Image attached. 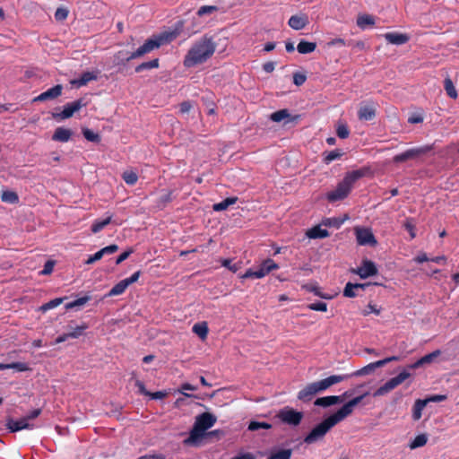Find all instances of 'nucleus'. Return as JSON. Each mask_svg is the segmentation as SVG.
<instances>
[{"instance_id": "obj_1", "label": "nucleus", "mask_w": 459, "mask_h": 459, "mask_svg": "<svg viewBox=\"0 0 459 459\" xmlns=\"http://www.w3.org/2000/svg\"><path fill=\"white\" fill-rule=\"evenodd\" d=\"M216 417L210 412H204L198 415L195 418L188 437L184 440V445L198 446L204 438L219 435L221 433L220 430L206 432L207 429L216 423Z\"/></svg>"}, {"instance_id": "obj_2", "label": "nucleus", "mask_w": 459, "mask_h": 459, "mask_svg": "<svg viewBox=\"0 0 459 459\" xmlns=\"http://www.w3.org/2000/svg\"><path fill=\"white\" fill-rule=\"evenodd\" d=\"M216 44L212 37L204 36L187 51L183 64L186 67H193L206 62L214 54Z\"/></svg>"}, {"instance_id": "obj_3", "label": "nucleus", "mask_w": 459, "mask_h": 459, "mask_svg": "<svg viewBox=\"0 0 459 459\" xmlns=\"http://www.w3.org/2000/svg\"><path fill=\"white\" fill-rule=\"evenodd\" d=\"M364 176V169H357L346 173L336 187L326 194L327 201L329 203H335L345 199L350 195L355 182Z\"/></svg>"}, {"instance_id": "obj_4", "label": "nucleus", "mask_w": 459, "mask_h": 459, "mask_svg": "<svg viewBox=\"0 0 459 459\" xmlns=\"http://www.w3.org/2000/svg\"><path fill=\"white\" fill-rule=\"evenodd\" d=\"M423 366L424 364L421 361V358L416 360L414 363L408 365L406 368L401 371L396 377L390 378L383 385L378 387L374 392L373 396H383L390 393L411 376L408 369H416Z\"/></svg>"}, {"instance_id": "obj_5", "label": "nucleus", "mask_w": 459, "mask_h": 459, "mask_svg": "<svg viewBox=\"0 0 459 459\" xmlns=\"http://www.w3.org/2000/svg\"><path fill=\"white\" fill-rule=\"evenodd\" d=\"M339 422H341V420L334 413H333L316 427H314L311 431L305 437L304 442L307 445H311L323 440L327 432Z\"/></svg>"}, {"instance_id": "obj_6", "label": "nucleus", "mask_w": 459, "mask_h": 459, "mask_svg": "<svg viewBox=\"0 0 459 459\" xmlns=\"http://www.w3.org/2000/svg\"><path fill=\"white\" fill-rule=\"evenodd\" d=\"M169 33H161L159 35H153L152 38L148 39L141 47H139L135 51L132 52L126 58V61H130L134 58H138L140 56H144L152 52V50L159 48L161 45L168 42L169 40Z\"/></svg>"}, {"instance_id": "obj_7", "label": "nucleus", "mask_w": 459, "mask_h": 459, "mask_svg": "<svg viewBox=\"0 0 459 459\" xmlns=\"http://www.w3.org/2000/svg\"><path fill=\"white\" fill-rule=\"evenodd\" d=\"M276 268H278V265L274 263L273 260L266 259L257 268L248 269L242 277L261 279Z\"/></svg>"}, {"instance_id": "obj_8", "label": "nucleus", "mask_w": 459, "mask_h": 459, "mask_svg": "<svg viewBox=\"0 0 459 459\" xmlns=\"http://www.w3.org/2000/svg\"><path fill=\"white\" fill-rule=\"evenodd\" d=\"M87 102L84 101L83 99H79L73 102L67 103L62 112L57 114H53V117L56 119H67L74 114V112L80 110L82 108L85 107Z\"/></svg>"}, {"instance_id": "obj_9", "label": "nucleus", "mask_w": 459, "mask_h": 459, "mask_svg": "<svg viewBox=\"0 0 459 459\" xmlns=\"http://www.w3.org/2000/svg\"><path fill=\"white\" fill-rule=\"evenodd\" d=\"M355 234L357 242L360 246L368 245L370 247H375L377 245V241L370 229L357 228L355 230Z\"/></svg>"}, {"instance_id": "obj_10", "label": "nucleus", "mask_w": 459, "mask_h": 459, "mask_svg": "<svg viewBox=\"0 0 459 459\" xmlns=\"http://www.w3.org/2000/svg\"><path fill=\"white\" fill-rule=\"evenodd\" d=\"M367 395V394H364L362 395L354 397L353 399L350 400L348 403H346L342 408H340L337 411L334 412V414L337 416V418L342 421L345 418H347L349 415H351L353 411V408L358 405L363 398Z\"/></svg>"}, {"instance_id": "obj_11", "label": "nucleus", "mask_w": 459, "mask_h": 459, "mask_svg": "<svg viewBox=\"0 0 459 459\" xmlns=\"http://www.w3.org/2000/svg\"><path fill=\"white\" fill-rule=\"evenodd\" d=\"M429 150V147L412 148L405 151L404 152L399 153L393 158L394 162L401 163L408 160H412L420 155L426 153Z\"/></svg>"}, {"instance_id": "obj_12", "label": "nucleus", "mask_w": 459, "mask_h": 459, "mask_svg": "<svg viewBox=\"0 0 459 459\" xmlns=\"http://www.w3.org/2000/svg\"><path fill=\"white\" fill-rule=\"evenodd\" d=\"M349 378V376L345 375H332L326 378H324L319 381H316V386L317 388L318 393L323 392L326 389H328L330 386L338 384L343 380H346Z\"/></svg>"}, {"instance_id": "obj_13", "label": "nucleus", "mask_w": 459, "mask_h": 459, "mask_svg": "<svg viewBox=\"0 0 459 459\" xmlns=\"http://www.w3.org/2000/svg\"><path fill=\"white\" fill-rule=\"evenodd\" d=\"M355 273L359 275L360 278L366 279L377 273V268L374 262L365 259L362 261L361 265L356 270H353Z\"/></svg>"}, {"instance_id": "obj_14", "label": "nucleus", "mask_w": 459, "mask_h": 459, "mask_svg": "<svg viewBox=\"0 0 459 459\" xmlns=\"http://www.w3.org/2000/svg\"><path fill=\"white\" fill-rule=\"evenodd\" d=\"M6 428L10 430V432H17L22 429H32L34 428V424H31L27 421L26 419L22 418L20 420H14L12 418L7 419Z\"/></svg>"}, {"instance_id": "obj_15", "label": "nucleus", "mask_w": 459, "mask_h": 459, "mask_svg": "<svg viewBox=\"0 0 459 459\" xmlns=\"http://www.w3.org/2000/svg\"><path fill=\"white\" fill-rule=\"evenodd\" d=\"M377 111V106L374 102H369L361 105L359 111L358 117L359 120L369 121L375 118Z\"/></svg>"}, {"instance_id": "obj_16", "label": "nucleus", "mask_w": 459, "mask_h": 459, "mask_svg": "<svg viewBox=\"0 0 459 459\" xmlns=\"http://www.w3.org/2000/svg\"><path fill=\"white\" fill-rule=\"evenodd\" d=\"M63 86L61 84L55 85L54 87L43 91L34 99V101H45L48 100H55L62 94Z\"/></svg>"}, {"instance_id": "obj_17", "label": "nucleus", "mask_w": 459, "mask_h": 459, "mask_svg": "<svg viewBox=\"0 0 459 459\" xmlns=\"http://www.w3.org/2000/svg\"><path fill=\"white\" fill-rule=\"evenodd\" d=\"M308 23V17L305 13L292 15L290 18H289V26L296 30L304 29Z\"/></svg>"}, {"instance_id": "obj_18", "label": "nucleus", "mask_w": 459, "mask_h": 459, "mask_svg": "<svg viewBox=\"0 0 459 459\" xmlns=\"http://www.w3.org/2000/svg\"><path fill=\"white\" fill-rule=\"evenodd\" d=\"M370 283H351L348 282L346 283L344 290H343V296L347 298H355L359 294L357 293V290H365L367 287H368Z\"/></svg>"}, {"instance_id": "obj_19", "label": "nucleus", "mask_w": 459, "mask_h": 459, "mask_svg": "<svg viewBox=\"0 0 459 459\" xmlns=\"http://www.w3.org/2000/svg\"><path fill=\"white\" fill-rule=\"evenodd\" d=\"M316 394H318L315 382L307 384L301 389L298 394V398L303 402L310 401Z\"/></svg>"}, {"instance_id": "obj_20", "label": "nucleus", "mask_w": 459, "mask_h": 459, "mask_svg": "<svg viewBox=\"0 0 459 459\" xmlns=\"http://www.w3.org/2000/svg\"><path fill=\"white\" fill-rule=\"evenodd\" d=\"M384 37L388 43L394 45H403L410 39L407 34L398 32H387Z\"/></svg>"}, {"instance_id": "obj_21", "label": "nucleus", "mask_w": 459, "mask_h": 459, "mask_svg": "<svg viewBox=\"0 0 459 459\" xmlns=\"http://www.w3.org/2000/svg\"><path fill=\"white\" fill-rule=\"evenodd\" d=\"M342 403V396L329 395L317 398L314 404L320 407H329Z\"/></svg>"}, {"instance_id": "obj_22", "label": "nucleus", "mask_w": 459, "mask_h": 459, "mask_svg": "<svg viewBox=\"0 0 459 459\" xmlns=\"http://www.w3.org/2000/svg\"><path fill=\"white\" fill-rule=\"evenodd\" d=\"M378 368H381V364H380L379 360L371 362V363L368 364L367 366L361 368L360 369H358L351 374H346L345 376H349V378L352 377L366 376V375L371 374Z\"/></svg>"}, {"instance_id": "obj_23", "label": "nucleus", "mask_w": 459, "mask_h": 459, "mask_svg": "<svg viewBox=\"0 0 459 459\" xmlns=\"http://www.w3.org/2000/svg\"><path fill=\"white\" fill-rule=\"evenodd\" d=\"M72 134V130L65 127H57L52 135V140L60 143H67L71 139Z\"/></svg>"}, {"instance_id": "obj_24", "label": "nucleus", "mask_w": 459, "mask_h": 459, "mask_svg": "<svg viewBox=\"0 0 459 459\" xmlns=\"http://www.w3.org/2000/svg\"><path fill=\"white\" fill-rule=\"evenodd\" d=\"M306 235L312 239L325 238L329 237V231L325 229H322L321 225H316L309 229Z\"/></svg>"}, {"instance_id": "obj_25", "label": "nucleus", "mask_w": 459, "mask_h": 459, "mask_svg": "<svg viewBox=\"0 0 459 459\" xmlns=\"http://www.w3.org/2000/svg\"><path fill=\"white\" fill-rule=\"evenodd\" d=\"M96 79L97 75L93 72H84L78 79L73 81L72 83L80 88L82 86H85L88 82Z\"/></svg>"}, {"instance_id": "obj_26", "label": "nucleus", "mask_w": 459, "mask_h": 459, "mask_svg": "<svg viewBox=\"0 0 459 459\" xmlns=\"http://www.w3.org/2000/svg\"><path fill=\"white\" fill-rule=\"evenodd\" d=\"M427 404L428 403L425 399H418L415 401L412 407V419L414 420H419L421 418L422 411Z\"/></svg>"}, {"instance_id": "obj_27", "label": "nucleus", "mask_w": 459, "mask_h": 459, "mask_svg": "<svg viewBox=\"0 0 459 459\" xmlns=\"http://www.w3.org/2000/svg\"><path fill=\"white\" fill-rule=\"evenodd\" d=\"M9 368L15 369L18 372H24V371H27L30 369L28 364L24 363V362H13V363H8V364L0 363V370L9 369Z\"/></svg>"}, {"instance_id": "obj_28", "label": "nucleus", "mask_w": 459, "mask_h": 459, "mask_svg": "<svg viewBox=\"0 0 459 459\" xmlns=\"http://www.w3.org/2000/svg\"><path fill=\"white\" fill-rule=\"evenodd\" d=\"M316 48V44L315 42H308L305 40H301L297 46V50L299 54H309L315 51Z\"/></svg>"}, {"instance_id": "obj_29", "label": "nucleus", "mask_w": 459, "mask_h": 459, "mask_svg": "<svg viewBox=\"0 0 459 459\" xmlns=\"http://www.w3.org/2000/svg\"><path fill=\"white\" fill-rule=\"evenodd\" d=\"M127 287L128 286H127L126 282L124 280H122L112 287V289L108 291V293L106 295V297H113V296L121 295L126 291Z\"/></svg>"}, {"instance_id": "obj_30", "label": "nucleus", "mask_w": 459, "mask_h": 459, "mask_svg": "<svg viewBox=\"0 0 459 459\" xmlns=\"http://www.w3.org/2000/svg\"><path fill=\"white\" fill-rule=\"evenodd\" d=\"M112 221V215L108 216L103 220H96L91 225V231L93 233H98L102 230L107 225H108Z\"/></svg>"}, {"instance_id": "obj_31", "label": "nucleus", "mask_w": 459, "mask_h": 459, "mask_svg": "<svg viewBox=\"0 0 459 459\" xmlns=\"http://www.w3.org/2000/svg\"><path fill=\"white\" fill-rule=\"evenodd\" d=\"M374 24L375 19L372 15L362 14L357 18V25L361 29H365L367 26H373Z\"/></svg>"}, {"instance_id": "obj_32", "label": "nucleus", "mask_w": 459, "mask_h": 459, "mask_svg": "<svg viewBox=\"0 0 459 459\" xmlns=\"http://www.w3.org/2000/svg\"><path fill=\"white\" fill-rule=\"evenodd\" d=\"M158 67H159V59L155 58L151 61L143 62V63L138 65L135 67V72L141 73L144 70H150V69L158 68Z\"/></svg>"}, {"instance_id": "obj_33", "label": "nucleus", "mask_w": 459, "mask_h": 459, "mask_svg": "<svg viewBox=\"0 0 459 459\" xmlns=\"http://www.w3.org/2000/svg\"><path fill=\"white\" fill-rule=\"evenodd\" d=\"M193 332L197 334L201 339H204L208 333V326L205 322L197 323L193 326Z\"/></svg>"}, {"instance_id": "obj_34", "label": "nucleus", "mask_w": 459, "mask_h": 459, "mask_svg": "<svg viewBox=\"0 0 459 459\" xmlns=\"http://www.w3.org/2000/svg\"><path fill=\"white\" fill-rule=\"evenodd\" d=\"M428 442V437L426 434H420L410 443L409 447L411 449H416L425 446Z\"/></svg>"}, {"instance_id": "obj_35", "label": "nucleus", "mask_w": 459, "mask_h": 459, "mask_svg": "<svg viewBox=\"0 0 459 459\" xmlns=\"http://www.w3.org/2000/svg\"><path fill=\"white\" fill-rule=\"evenodd\" d=\"M444 88L446 91V94L452 98V99H456L457 98V91L454 86V83L452 82V80L449 78V77H446L445 80H444Z\"/></svg>"}, {"instance_id": "obj_36", "label": "nucleus", "mask_w": 459, "mask_h": 459, "mask_svg": "<svg viewBox=\"0 0 459 459\" xmlns=\"http://www.w3.org/2000/svg\"><path fill=\"white\" fill-rule=\"evenodd\" d=\"M302 412L289 409V425H299L302 420Z\"/></svg>"}, {"instance_id": "obj_37", "label": "nucleus", "mask_w": 459, "mask_h": 459, "mask_svg": "<svg viewBox=\"0 0 459 459\" xmlns=\"http://www.w3.org/2000/svg\"><path fill=\"white\" fill-rule=\"evenodd\" d=\"M82 134L85 137L86 140L91 143H100L101 140V137L99 134L94 133L92 130L89 128H82Z\"/></svg>"}, {"instance_id": "obj_38", "label": "nucleus", "mask_w": 459, "mask_h": 459, "mask_svg": "<svg viewBox=\"0 0 459 459\" xmlns=\"http://www.w3.org/2000/svg\"><path fill=\"white\" fill-rule=\"evenodd\" d=\"M403 226L409 232L411 239L416 237V226L412 218H407Z\"/></svg>"}, {"instance_id": "obj_39", "label": "nucleus", "mask_w": 459, "mask_h": 459, "mask_svg": "<svg viewBox=\"0 0 459 459\" xmlns=\"http://www.w3.org/2000/svg\"><path fill=\"white\" fill-rule=\"evenodd\" d=\"M65 299L66 298H56V299H51L50 301L43 304L40 307V309L42 311H48V310L53 309V308L58 307L59 305H61Z\"/></svg>"}, {"instance_id": "obj_40", "label": "nucleus", "mask_w": 459, "mask_h": 459, "mask_svg": "<svg viewBox=\"0 0 459 459\" xmlns=\"http://www.w3.org/2000/svg\"><path fill=\"white\" fill-rule=\"evenodd\" d=\"M1 199L3 202L9 204H16L19 201L18 195L13 191L3 192Z\"/></svg>"}, {"instance_id": "obj_41", "label": "nucleus", "mask_w": 459, "mask_h": 459, "mask_svg": "<svg viewBox=\"0 0 459 459\" xmlns=\"http://www.w3.org/2000/svg\"><path fill=\"white\" fill-rule=\"evenodd\" d=\"M90 299H91L90 296H84V297L79 298V299H75V300H74L72 302L66 303L65 306V309H72V308H74L76 307L83 306Z\"/></svg>"}, {"instance_id": "obj_42", "label": "nucleus", "mask_w": 459, "mask_h": 459, "mask_svg": "<svg viewBox=\"0 0 459 459\" xmlns=\"http://www.w3.org/2000/svg\"><path fill=\"white\" fill-rule=\"evenodd\" d=\"M122 178H123L124 181L127 185H130V186H134L138 180L137 174L135 172L130 171V170L125 171L122 175Z\"/></svg>"}, {"instance_id": "obj_43", "label": "nucleus", "mask_w": 459, "mask_h": 459, "mask_svg": "<svg viewBox=\"0 0 459 459\" xmlns=\"http://www.w3.org/2000/svg\"><path fill=\"white\" fill-rule=\"evenodd\" d=\"M217 11H218V7L216 5H203L198 9L196 14L199 17H202L205 14H211Z\"/></svg>"}, {"instance_id": "obj_44", "label": "nucleus", "mask_w": 459, "mask_h": 459, "mask_svg": "<svg viewBox=\"0 0 459 459\" xmlns=\"http://www.w3.org/2000/svg\"><path fill=\"white\" fill-rule=\"evenodd\" d=\"M88 328V325L83 323L81 325L76 326L73 331L68 333L70 338H78L82 335L84 330Z\"/></svg>"}, {"instance_id": "obj_45", "label": "nucleus", "mask_w": 459, "mask_h": 459, "mask_svg": "<svg viewBox=\"0 0 459 459\" xmlns=\"http://www.w3.org/2000/svg\"><path fill=\"white\" fill-rule=\"evenodd\" d=\"M441 354V351L439 350H436L423 357H421V361L424 365L430 364L434 361L435 359H437Z\"/></svg>"}, {"instance_id": "obj_46", "label": "nucleus", "mask_w": 459, "mask_h": 459, "mask_svg": "<svg viewBox=\"0 0 459 459\" xmlns=\"http://www.w3.org/2000/svg\"><path fill=\"white\" fill-rule=\"evenodd\" d=\"M310 310L325 312L327 310V304L323 301H316L307 305Z\"/></svg>"}, {"instance_id": "obj_47", "label": "nucleus", "mask_w": 459, "mask_h": 459, "mask_svg": "<svg viewBox=\"0 0 459 459\" xmlns=\"http://www.w3.org/2000/svg\"><path fill=\"white\" fill-rule=\"evenodd\" d=\"M342 152L339 150H333L326 153V155L324 158V160L325 163H330L333 160H335L337 159H340L342 157Z\"/></svg>"}, {"instance_id": "obj_48", "label": "nucleus", "mask_w": 459, "mask_h": 459, "mask_svg": "<svg viewBox=\"0 0 459 459\" xmlns=\"http://www.w3.org/2000/svg\"><path fill=\"white\" fill-rule=\"evenodd\" d=\"M270 118L274 122H280L285 118H287V108H282L281 110H278L276 112H273Z\"/></svg>"}, {"instance_id": "obj_49", "label": "nucleus", "mask_w": 459, "mask_h": 459, "mask_svg": "<svg viewBox=\"0 0 459 459\" xmlns=\"http://www.w3.org/2000/svg\"><path fill=\"white\" fill-rule=\"evenodd\" d=\"M336 134L339 138L345 139L349 136L350 130L346 125L341 124V125H338V126L336 128Z\"/></svg>"}, {"instance_id": "obj_50", "label": "nucleus", "mask_w": 459, "mask_h": 459, "mask_svg": "<svg viewBox=\"0 0 459 459\" xmlns=\"http://www.w3.org/2000/svg\"><path fill=\"white\" fill-rule=\"evenodd\" d=\"M271 425L266 422L251 421L248 425V429L251 431L258 430L259 429H270Z\"/></svg>"}, {"instance_id": "obj_51", "label": "nucleus", "mask_w": 459, "mask_h": 459, "mask_svg": "<svg viewBox=\"0 0 459 459\" xmlns=\"http://www.w3.org/2000/svg\"><path fill=\"white\" fill-rule=\"evenodd\" d=\"M171 191H168L164 195H160L159 198V201L157 202V205L159 207H164L168 203L171 202Z\"/></svg>"}, {"instance_id": "obj_52", "label": "nucleus", "mask_w": 459, "mask_h": 459, "mask_svg": "<svg viewBox=\"0 0 459 459\" xmlns=\"http://www.w3.org/2000/svg\"><path fill=\"white\" fill-rule=\"evenodd\" d=\"M307 80V75L303 73H295L293 74V82L297 86H301L305 83Z\"/></svg>"}, {"instance_id": "obj_53", "label": "nucleus", "mask_w": 459, "mask_h": 459, "mask_svg": "<svg viewBox=\"0 0 459 459\" xmlns=\"http://www.w3.org/2000/svg\"><path fill=\"white\" fill-rule=\"evenodd\" d=\"M118 250V246L112 244L100 249L102 255H112Z\"/></svg>"}, {"instance_id": "obj_54", "label": "nucleus", "mask_w": 459, "mask_h": 459, "mask_svg": "<svg viewBox=\"0 0 459 459\" xmlns=\"http://www.w3.org/2000/svg\"><path fill=\"white\" fill-rule=\"evenodd\" d=\"M55 262L48 260L45 263L43 270L40 272L42 275L50 274L53 272Z\"/></svg>"}, {"instance_id": "obj_55", "label": "nucleus", "mask_w": 459, "mask_h": 459, "mask_svg": "<svg viewBox=\"0 0 459 459\" xmlns=\"http://www.w3.org/2000/svg\"><path fill=\"white\" fill-rule=\"evenodd\" d=\"M68 11L65 8H57L55 13V18L56 21H63L67 18Z\"/></svg>"}, {"instance_id": "obj_56", "label": "nucleus", "mask_w": 459, "mask_h": 459, "mask_svg": "<svg viewBox=\"0 0 459 459\" xmlns=\"http://www.w3.org/2000/svg\"><path fill=\"white\" fill-rule=\"evenodd\" d=\"M370 313H374L376 315H379L380 314V309L377 308L375 305H372V304H368L366 307V309H364L362 311V315L363 316H368Z\"/></svg>"}, {"instance_id": "obj_57", "label": "nucleus", "mask_w": 459, "mask_h": 459, "mask_svg": "<svg viewBox=\"0 0 459 459\" xmlns=\"http://www.w3.org/2000/svg\"><path fill=\"white\" fill-rule=\"evenodd\" d=\"M267 459H287V449L272 454Z\"/></svg>"}, {"instance_id": "obj_58", "label": "nucleus", "mask_w": 459, "mask_h": 459, "mask_svg": "<svg viewBox=\"0 0 459 459\" xmlns=\"http://www.w3.org/2000/svg\"><path fill=\"white\" fill-rule=\"evenodd\" d=\"M102 257H103V255H102L100 250H99L94 255H90L89 258L86 260L85 264H91L100 260Z\"/></svg>"}, {"instance_id": "obj_59", "label": "nucleus", "mask_w": 459, "mask_h": 459, "mask_svg": "<svg viewBox=\"0 0 459 459\" xmlns=\"http://www.w3.org/2000/svg\"><path fill=\"white\" fill-rule=\"evenodd\" d=\"M141 275V271L134 273L130 277L124 279L127 286L136 282Z\"/></svg>"}, {"instance_id": "obj_60", "label": "nucleus", "mask_w": 459, "mask_h": 459, "mask_svg": "<svg viewBox=\"0 0 459 459\" xmlns=\"http://www.w3.org/2000/svg\"><path fill=\"white\" fill-rule=\"evenodd\" d=\"M446 399V395H445V394H435V395H431V396L426 398L425 400L427 401V403H429V402H433V403L443 402Z\"/></svg>"}, {"instance_id": "obj_61", "label": "nucleus", "mask_w": 459, "mask_h": 459, "mask_svg": "<svg viewBox=\"0 0 459 459\" xmlns=\"http://www.w3.org/2000/svg\"><path fill=\"white\" fill-rule=\"evenodd\" d=\"M196 387L192 385L191 384L185 383L181 385L180 393H182L186 397H192L193 395L185 393L184 391H195Z\"/></svg>"}, {"instance_id": "obj_62", "label": "nucleus", "mask_w": 459, "mask_h": 459, "mask_svg": "<svg viewBox=\"0 0 459 459\" xmlns=\"http://www.w3.org/2000/svg\"><path fill=\"white\" fill-rule=\"evenodd\" d=\"M132 253H133V250L129 249V250H126V251L123 252L122 254H120L116 260V264H119L122 262H124L125 260H126Z\"/></svg>"}, {"instance_id": "obj_63", "label": "nucleus", "mask_w": 459, "mask_h": 459, "mask_svg": "<svg viewBox=\"0 0 459 459\" xmlns=\"http://www.w3.org/2000/svg\"><path fill=\"white\" fill-rule=\"evenodd\" d=\"M135 386L138 388L141 394L148 396L149 391L146 390L144 384L141 380H135Z\"/></svg>"}, {"instance_id": "obj_64", "label": "nucleus", "mask_w": 459, "mask_h": 459, "mask_svg": "<svg viewBox=\"0 0 459 459\" xmlns=\"http://www.w3.org/2000/svg\"><path fill=\"white\" fill-rule=\"evenodd\" d=\"M228 208L227 203L225 200H222L220 203L214 204L212 206L213 211L215 212H221Z\"/></svg>"}]
</instances>
